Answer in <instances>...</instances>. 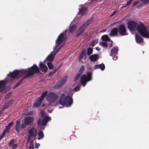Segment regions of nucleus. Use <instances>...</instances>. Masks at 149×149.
Returning <instances> with one entry per match:
<instances>
[{"label": "nucleus", "instance_id": "48", "mask_svg": "<svg viewBox=\"0 0 149 149\" xmlns=\"http://www.w3.org/2000/svg\"><path fill=\"white\" fill-rule=\"evenodd\" d=\"M20 83L19 82L18 83H17L15 86V87H16L19 84H20Z\"/></svg>", "mask_w": 149, "mask_h": 149}, {"label": "nucleus", "instance_id": "20", "mask_svg": "<svg viewBox=\"0 0 149 149\" xmlns=\"http://www.w3.org/2000/svg\"><path fill=\"white\" fill-rule=\"evenodd\" d=\"M118 48L117 47H113L111 50L110 55L113 56V55H116L118 54Z\"/></svg>", "mask_w": 149, "mask_h": 149}, {"label": "nucleus", "instance_id": "9", "mask_svg": "<svg viewBox=\"0 0 149 149\" xmlns=\"http://www.w3.org/2000/svg\"><path fill=\"white\" fill-rule=\"evenodd\" d=\"M57 98V95L53 93H49L47 97V100L51 104L55 102Z\"/></svg>", "mask_w": 149, "mask_h": 149}, {"label": "nucleus", "instance_id": "5", "mask_svg": "<svg viewBox=\"0 0 149 149\" xmlns=\"http://www.w3.org/2000/svg\"><path fill=\"white\" fill-rule=\"evenodd\" d=\"M73 94L72 90H70V92H67V95H66V107H70L73 104Z\"/></svg>", "mask_w": 149, "mask_h": 149}, {"label": "nucleus", "instance_id": "18", "mask_svg": "<svg viewBox=\"0 0 149 149\" xmlns=\"http://www.w3.org/2000/svg\"><path fill=\"white\" fill-rule=\"evenodd\" d=\"M105 67L104 65L102 63L100 64L96 65L94 67V69H100L102 71L104 69Z\"/></svg>", "mask_w": 149, "mask_h": 149}, {"label": "nucleus", "instance_id": "49", "mask_svg": "<svg viewBox=\"0 0 149 149\" xmlns=\"http://www.w3.org/2000/svg\"><path fill=\"white\" fill-rule=\"evenodd\" d=\"M70 90H72V92H73V90H72V89H70V90H69V91H68L67 90V91H67V92H70ZM66 93V94H67V93ZM66 95H67V94H66Z\"/></svg>", "mask_w": 149, "mask_h": 149}, {"label": "nucleus", "instance_id": "31", "mask_svg": "<svg viewBox=\"0 0 149 149\" xmlns=\"http://www.w3.org/2000/svg\"><path fill=\"white\" fill-rule=\"evenodd\" d=\"M80 85H79L76 86L74 88V91L75 92L79 91L80 89Z\"/></svg>", "mask_w": 149, "mask_h": 149}, {"label": "nucleus", "instance_id": "34", "mask_svg": "<svg viewBox=\"0 0 149 149\" xmlns=\"http://www.w3.org/2000/svg\"><path fill=\"white\" fill-rule=\"evenodd\" d=\"M14 140H12L10 142H9V147H11V146L13 144V143L14 142Z\"/></svg>", "mask_w": 149, "mask_h": 149}, {"label": "nucleus", "instance_id": "26", "mask_svg": "<svg viewBox=\"0 0 149 149\" xmlns=\"http://www.w3.org/2000/svg\"><path fill=\"white\" fill-rule=\"evenodd\" d=\"M76 27V26L75 25H74L71 26L70 28V32L71 33L73 32L75 30Z\"/></svg>", "mask_w": 149, "mask_h": 149}, {"label": "nucleus", "instance_id": "29", "mask_svg": "<svg viewBox=\"0 0 149 149\" xmlns=\"http://www.w3.org/2000/svg\"><path fill=\"white\" fill-rule=\"evenodd\" d=\"M98 42V39H95L91 42V45L92 46H93L95 44L97 43Z\"/></svg>", "mask_w": 149, "mask_h": 149}, {"label": "nucleus", "instance_id": "17", "mask_svg": "<svg viewBox=\"0 0 149 149\" xmlns=\"http://www.w3.org/2000/svg\"><path fill=\"white\" fill-rule=\"evenodd\" d=\"M135 40L136 42L138 43H141L143 41V38L138 34L135 35Z\"/></svg>", "mask_w": 149, "mask_h": 149}, {"label": "nucleus", "instance_id": "43", "mask_svg": "<svg viewBox=\"0 0 149 149\" xmlns=\"http://www.w3.org/2000/svg\"><path fill=\"white\" fill-rule=\"evenodd\" d=\"M44 114V113L43 111H41V114L42 117H43V116Z\"/></svg>", "mask_w": 149, "mask_h": 149}, {"label": "nucleus", "instance_id": "11", "mask_svg": "<svg viewBox=\"0 0 149 149\" xmlns=\"http://www.w3.org/2000/svg\"><path fill=\"white\" fill-rule=\"evenodd\" d=\"M47 91H46L43 93L41 96L38 98L37 100L34 103L33 105V106L34 107H37L40 105L41 104V102L43 100L44 98L46 95Z\"/></svg>", "mask_w": 149, "mask_h": 149}, {"label": "nucleus", "instance_id": "8", "mask_svg": "<svg viewBox=\"0 0 149 149\" xmlns=\"http://www.w3.org/2000/svg\"><path fill=\"white\" fill-rule=\"evenodd\" d=\"M92 21V19H90L87 20L85 23H84L79 29L78 31V36L80 35L84 30L87 26L91 24Z\"/></svg>", "mask_w": 149, "mask_h": 149}, {"label": "nucleus", "instance_id": "27", "mask_svg": "<svg viewBox=\"0 0 149 149\" xmlns=\"http://www.w3.org/2000/svg\"><path fill=\"white\" fill-rule=\"evenodd\" d=\"M84 70V66L83 65H82L80 67V68L79 70V72L78 74H79L80 75H81V74L83 72Z\"/></svg>", "mask_w": 149, "mask_h": 149}, {"label": "nucleus", "instance_id": "54", "mask_svg": "<svg viewBox=\"0 0 149 149\" xmlns=\"http://www.w3.org/2000/svg\"><path fill=\"white\" fill-rule=\"evenodd\" d=\"M1 114V113L0 112V114Z\"/></svg>", "mask_w": 149, "mask_h": 149}, {"label": "nucleus", "instance_id": "1", "mask_svg": "<svg viewBox=\"0 0 149 149\" xmlns=\"http://www.w3.org/2000/svg\"><path fill=\"white\" fill-rule=\"evenodd\" d=\"M39 71V68L36 64H34L28 69L19 70H15L13 72L8 74V78L4 81H0V91L4 89L7 82L9 81L11 79L22 75H25L24 77L26 78L33 75L34 73L38 72Z\"/></svg>", "mask_w": 149, "mask_h": 149}, {"label": "nucleus", "instance_id": "30", "mask_svg": "<svg viewBox=\"0 0 149 149\" xmlns=\"http://www.w3.org/2000/svg\"><path fill=\"white\" fill-rule=\"evenodd\" d=\"M93 52V49L91 48H89L87 49V54L88 55L91 54Z\"/></svg>", "mask_w": 149, "mask_h": 149}, {"label": "nucleus", "instance_id": "10", "mask_svg": "<svg viewBox=\"0 0 149 149\" xmlns=\"http://www.w3.org/2000/svg\"><path fill=\"white\" fill-rule=\"evenodd\" d=\"M51 119L50 117L48 116H46L42 118V120L40 118L38 121V123L39 125H41L42 126H45L47 123L50 121Z\"/></svg>", "mask_w": 149, "mask_h": 149}, {"label": "nucleus", "instance_id": "15", "mask_svg": "<svg viewBox=\"0 0 149 149\" xmlns=\"http://www.w3.org/2000/svg\"><path fill=\"white\" fill-rule=\"evenodd\" d=\"M99 56L97 54H94L90 56L89 58L91 61L95 62L99 58Z\"/></svg>", "mask_w": 149, "mask_h": 149}, {"label": "nucleus", "instance_id": "6", "mask_svg": "<svg viewBox=\"0 0 149 149\" xmlns=\"http://www.w3.org/2000/svg\"><path fill=\"white\" fill-rule=\"evenodd\" d=\"M87 76L84 75L81 77L80 79V82L83 86H84L87 81H91L92 79L91 76L92 73L91 72H87Z\"/></svg>", "mask_w": 149, "mask_h": 149}, {"label": "nucleus", "instance_id": "39", "mask_svg": "<svg viewBox=\"0 0 149 149\" xmlns=\"http://www.w3.org/2000/svg\"><path fill=\"white\" fill-rule=\"evenodd\" d=\"M132 0H129L128 1H127L126 6H128L130 5L132 2Z\"/></svg>", "mask_w": 149, "mask_h": 149}, {"label": "nucleus", "instance_id": "53", "mask_svg": "<svg viewBox=\"0 0 149 149\" xmlns=\"http://www.w3.org/2000/svg\"><path fill=\"white\" fill-rule=\"evenodd\" d=\"M49 111V112H51V111Z\"/></svg>", "mask_w": 149, "mask_h": 149}, {"label": "nucleus", "instance_id": "42", "mask_svg": "<svg viewBox=\"0 0 149 149\" xmlns=\"http://www.w3.org/2000/svg\"><path fill=\"white\" fill-rule=\"evenodd\" d=\"M13 125V122H11L8 125V126L10 127Z\"/></svg>", "mask_w": 149, "mask_h": 149}, {"label": "nucleus", "instance_id": "25", "mask_svg": "<svg viewBox=\"0 0 149 149\" xmlns=\"http://www.w3.org/2000/svg\"><path fill=\"white\" fill-rule=\"evenodd\" d=\"M63 84L62 83V82L61 81H59L57 83L55 86V88H58L60 87H61L63 85Z\"/></svg>", "mask_w": 149, "mask_h": 149}, {"label": "nucleus", "instance_id": "38", "mask_svg": "<svg viewBox=\"0 0 149 149\" xmlns=\"http://www.w3.org/2000/svg\"><path fill=\"white\" fill-rule=\"evenodd\" d=\"M40 146V144L39 143H36L35 145V148H38Z\"/></svg>", "mask_w": 149, "mask_h": 149}, {"label": "nucleus", "instance_id": "40", "mask_svg": "<svg viewBox=\"0 0 149 149\" xmlns=\"http://www.w3.org/2000/svg\"><path fill=\"white\" fill-rule=\"evenodd\" d=\"M10 128V127L8 126H6V130H6V132L9 130Z\"/></svg>", "mask_w": 149, "mask_h": 149}, {"label": "nucleus", "instance_id": "14", "mask_svg": "<svg viewBox=\"0 0 149 149\" xmlns=\"http://www.w3.org/2000/svg\"><path fill=\"white\" fill-rule=\"evenodd\" d=\"M40 70L43 72H45L48 70L47 67L45 65H44L43 63L40 62L39 65Z\"/></svg>", "mask_w": 149, "mask_h": 149}, {"label": "nucleus", "instance_id": "36", "mask_svg": "<svg viewBox=\"0 0 149 149\" xmlns=\"http://www.w3.org/2000/svg\"><path fill=\"white\" fill-rule=\"evenodd\" d=\"M139 3V1H138L136 2H134L133 3V4L132 5V7H134L137 4H138Z\"/></svg>", "mask_w": 149, "mask_h": 149}, {"label": "nucleus", "instance_id": "32", "mask_svg": "<svg viewBox=\"0 0 149 149\" xmlns=\"http://www.w3.org/2000/svg\"><path fill=\"white\" fill-rule=\"evenodd\" d=\"M18 146V144H14L12 145L11 147H10L11 148H12L13 149H15V148L17 147Z\"/></svg>", "mask_w": 149, "mask_h": 149}, {"label": "nucleus", "instance_id": "13", "mask_svg": "<svg viewBox=\"0 0 149 149\" xmlns=\"http://www.w3.org/2000/svg\"><path fill=\"white\" fill-rule=\"evenodd\" d=\"M119 33L121 36H125L127 35L126 32L125 26L123 25L120 26L119 27Z\"/></svg>", "mask_w": 149, "mask_h": 149}, {"label": "nucleus", "instance_id": "22", "mask_svg": "<svg viewBox=\"0 0 149 149\" xmlns=\"http://www.w3.org/2000/svg\"><path fill=\"white\" fill-rule=\"evenodd\" d=\"M118 32V29L116 28H114L111 31L110 35L111 36H113L117 35Z\"/></svg>", "mask_w": 149, "mask_h": 149}, {"label": "nucleus", "instance_id": "21", "mask_svg": "<svg viewBox=\"0 0 149 149\" xmlns=\"http://www.w3.org/2000/svg\"><path fill=\"white\" fill-rule=\"evenodd\" d=\"M87 9L86 8H82L79 10V13H78L77 16L78 17L80 14L81 15H85L87 13Z\"/></svg>", "mask_w": 149, "mask_h": 149}, {"label": "nucleus", "instance_id": "47", "mask_svg": "<svg viewBox=\"0 0 149 149\" xmlns=\"http://www.w3.org/2000/svg\"><path fill=\"white\" fill-rule=\"evenodd\" d=\"M10 93H9L6 96V98H8L9 96L10 95Z\"/></svg>", "mask_w": 149, "mask_h": 149}, {"label": "nucleus", "instance_id": "3", "mask_svg": "<svg viewBox=\"0 0 149 149\" xmlns=\"http://www.w3.org/2000/svg\"><path fill=\"white\" fill-rule=\"evenodd\" d=\"M65 36V33H61L56 41V44L55 46L54 47V50L56 49V48L61 45L63 41L64 40V38ZM61 46H60L57 50L54 52V51L53 52H51V54L47 56L46 59L44 61V63H45V61H52L54 59L56 53H58L59 50L60 49Z\"/></svg>", "mask_w": 149, "mask_h": 149}, {"label": "nucleus", "instance_id": "4", "mask_svg": "<svg viewBox=\"0 0 149 149\" xmlns=\"http://www.w3.org/2000/svg\"><path fill=\"white\" fill-rule=\"evenodd\" d=\"M37 130L34 128H32L29 129L28 131L27 141L30 142V146H33V140L36 138L37 135Z\"/></svg>", "mask_w": 149, "mask_h": 149}, {"label": "nucleus", "instance_id": "16", "mask_svg": "<svg viewBox=\"0 0 149 149\" xmlns=\"http://www.w3.org/2000/svg\"><path fill=\"white\" fill-rule=\"evenodd\" d=\"M60 104L64 105L65 104V95L64 94H63L61 95L60 99Z\"/></svg>", "mask_w": 149, "mask_h": 149}, {"label": "nucleus", "instance_id": "33", "mask_svg": "<svg viewBox=\"0 0 149 149\" xmlns=\"http://www.w3.org/2000/svg\"><path fill=\"white\" fill-rule=\"evenodd\" d=\"M80 76V75L79 74H78L76 75V77H75L74 79V81H76L79 78V77Z\"/></svg>", "mask_w": 149, "mask_h": 149}, {"label": "nucleus", "instance_id": "44", "mask_svg": "<svg viewBox=\"0 0 149 149\" xmlns=\"http://www.w3.org/2000/svg\"><path fill=\"white\" fill-rule=\"evenodd\" d=\"M116 12H117L116 10H115V11H114L113 12V14L111 15V16H113Z\"/></svg>", "mask_w": 149, "mask_h": 149}, {"label": "nucleus", "instance_id": "19", "mask_svg": "<svg viewBox=\"0 0 149 149\" xmlns=\"http://www.w3.org/2000/svg\"><path fill=\"white\" fill-rule=\"evenodd\" d=\"M20 121L19 120H17L16 123L15 130L17 132L20 130L22 128V127H20Z\"/></svg>", "mask_w": 149, "mask_h": 149}, {"label": "nucleus", "instance_id": "51", "mask_svg": "<svg viewBox=\"0 0 149 149\" xmlns=\"http://www.w3.org/2000/svg\"><path fill=\"white\" fill-rule=\"evenodd\" d=\"M44 129V127H43L42 128H41L40 129V130H43Z\"/></svg>", "mask_w": 149, "mask_h": 149}, {"label": "nucleus", "instance_id": "7", "mask_svg": "<svg viewBox=\"0 0 149 149\" xmlns=\"http://www.w3.org/2000/svg\"><path fill=\"white\" fill-rule=\"evenodd\" d=\"M33 118L32 117H27L24 120V124L22 125V128H24L26 127V125H30L32 124L33 121Z\"/></svg>", "mask_w": 149, "mask_h": 149}, {"label": "nucleus", "instance_id": "24", "mask_svg": "<svg viewBox=\"0 0 149 149\" xmlns=\"http://www.w3.org/2000/svg\"><path fill=\"white\" fill-rule=\"evenodd\" d=\"M85 51L83 50L81 52L79 57V61H81V59L83 58L85 55Z\"/></svg>", "mask_w": 149, "mask_h": 149}, {"label": "nucleus", "instance_id": "28", "mask_svg": "<svg viewBox=\"0 0 149 149\" xmlns=\"http://www.w3.org/2000/svg\"><path fill=\"white\" fill-rule=\"evenodd\" d=\"M47 63V65L49 69H52L53 68V66L52 63L50 62L51 61H49Z\"/></svg>", "mask_w": 149, "mask_h": 149}, {"label": "nucleus", "instance_id": "50", "mask_svg": "<svg viewBox=\"0 0 149 149\" xmlns=\"http://www.w3.org/2000/svg\"><path fill=\"white\" fill-rule=\"evenodd\" d=\"M13 102V100H10V102H9V103H10V104H9V105L11 104Z\"/></svg>", "mask_w": 149, "mask_h": 149}, {"label": "nucleus", "instance_id": "41", "mask_svg": "<svg viewBox=\"0 0 149 149\" xmlns=\"http://www.w3.org/2000/svg\"><path fill=\"white\" fill-rule=\"evenodd\" d=\"M114 55H113V59L114 60H116L117 59V57L116 56H114Z\"/></svg>", "mask_w": 149, "mask_h": 149}, {"label": "nucleus", "instance_id": "52", "mask_svg": "<svg viewBox=\"0 0 149 149\" xmlns=\"http://www.w3.org/2000/svg\"><path fill=\"white\" fill-rule=\"evenodd\" d=\"M112 44H111H111H110V46H109V47H111L112 46Z\"/></svg>", "mask_w": 149, "mask_h": 149}, {"label": "nucleus", "instance_id": "46", "mask_svg": "<svg viewBox=\"0 0 149 149\" xmlns=\"http://www.w3.org/2000/svg\"><path fill=\"white\" fill-rule=\"evenodd\" d=\"M95 48H96V50L97 51H99L100 50V48L99 47H96Z\"/></svg>", "mask_w": 149, "mask_h": 149}, {"label": "nucleus", "instance_id": "37", "mask_svg": "<svg viewBox=\"0 0 149 149\" xmlns=\"http://www.w3.org/2000/svg\"><path fill=\"white\" fill-rule=\"evenodd\" d=\"M143 3H146L149 2V0H140Z\"/></svg>", "mask_w": 149, "mask_h": 149}, {"label": "nucleus", "instance_id": "23", "mask_svg": "<svg viewBox=\"0 0 149 149\" xmlns=\"http://www.w3.org/2000/svg\"><path fill=\"white\" fill-rule=\"evenodd\" d=\"M39 137L37 139L38 140H40L43 138L44 137V134L42 131H40L38 133Z\"/></svg>", "mask_w": 149, "mask_h": 149}, {"label": "nucleus", "instance_id": "2", "mask_svg": "<svg viewBox=\"0 0 149 149\" xmlns=\"http://www.w3.org/2000/svg\"><path fill=\"white\" fill-rule=\"evenodd\" d=\"M128 27L131 32L132 31L137 30L144 37L149 38V31L147 27L142 22L130 21L128 22Z\"/></svg>", "mask_w": 149, "mask_h": 149}, {"label": "nucleus", "instance_id": "12", "mask_svg": "<svg viewBox=\"0 0 149 149\" xmlns=\"http://www.w3.org/2000/svg\"><path fill=\"white\" fill-rule=\"evenodd\" d=\"M101 38L103 41L100 42V44L103 47H107V41L109 40V38L108 36L107 35H104L102 36Z\"/></svg>", "mask_w": 149, "mask_h": 149}, {"label": "nucleus", "instance_id": "45", "mask_svg": "<svg viewBox=\"0 0 149 149\" xmlns=\"http://www.w3.org/2000/svg\"><path fill=\"white\" fill-rule=\"evenodd\" d=\"M56 72V70H54V71H53V72H50V75H52V74H54V73L55 72Z\"/></svg>", "mask_w": 149, "mask_h": 149}, {"label": "nucleus", "instance_id": "35", "mask_svg": "<svg viewBox=\"0 0 149 149\" xmlns=\"http://www.w3.org/2000/svg\"><path fill=\"white\" fill-rule=\"evenodd\" d=\"M6 132V130H4L3 131V134H2V135L0 136V140L2 138L3 136L4 135Z\"/></svg>", "mask_w": 149, "mask_h": 149}]
</instances>
